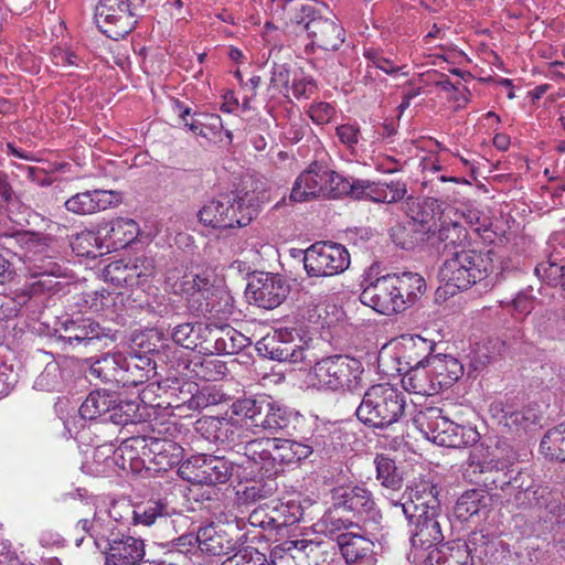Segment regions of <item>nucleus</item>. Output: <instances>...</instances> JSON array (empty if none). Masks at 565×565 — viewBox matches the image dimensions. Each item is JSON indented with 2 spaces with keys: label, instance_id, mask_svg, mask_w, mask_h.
<instances>
[{
  "label": "nucleus",
  "instance_id": "obj_37",
  "mask_svg": "<svg viewBox=\"0 0 565 565\" xmlns=\"http://www.w3.org/2000/svg\"><path fill=\"white\" fill-rule=\"evenodd\" d=\"M138 224L132 218L118 217L110 222L106 232V237L110 244L106 246L107 252L110 247L119 248L131 243L138 235Z\"/></svg>",
  "mask_w": 565,
  "mask_h": 565
},
{
  "label": "nucleus",
  "instance_id": "obj_16",
  "mask_svg": "<svg viewBox=\"0 0 565 565\" xmlns=\"http://www.w3.org/2000/svg\"><path fill=\"white\" fill-rule=\"evenodd\" d=\"M121 200L120 192L93 190L72 195L65 201L64 206L71 213L88 215L117 206Z\"/></svg>",
  "mask_w": 565,
  "mask_h": 565
},
{
  "label": "nucleus",
  "instance_id": "obj_6",
  "mask_svg": "<svg viewBox=\"0 0 565 565\" xmlns=\"http://www.w3.org/2000/svg\"><path fill=\"white\" fill-rule=\"evenodd\" d=\"M166 284L173 294L184 297L193 309L201 312L211 311V301L217 292L213 273L186 271L173 267L167 270Z\"/></svg>",
  "mask_w": 565,
  "mask_h": 565
},
{
  "label": "nucleus",
  "instance_id": "obj_64",
  "mask_svg": "<svg viewBox=\"0 0 565 565\" xmlns=\"http://www.w3.org/2000/svg\"><path fill=\"white\" fill-rule=\"evenodd\" d=\"M534 327L540 334L550 335L554 330L556 318L552 312L535 315L533 318Z\"/></svg>",
  "mask_w": 565,
  "mask_h": 565
},
{
  "label": "nucleus",
  "instance_id": "obj_24",
  "mask_svg": "<svg viewBox=\"0 0 565 565\" xmlns=\"http://www.w3.org/2000/svg\"><path fill=\"white\" fill-rule=\"evenodd\" d=\"M56 332H58L57 340L63 342L64 347H87L105 335L100 326L89 319L65 320Z\"/></svg>",
  "mask_w": 565,
  "mask_h": 565
},
{
  "label": "nucleus",
  "instance_id": "obj_1",
  "mask_svg": "<svg viewBox=\"0 0 565 565\" xmlns=\"http://www.w3.org/2000/svg\"><path fill=\"white\" fill-rule=\"evenodd\" d=\"M425 279L417 273L385 275L367 285L360 301L374 311L391 316L412 307L425 292Z\"/></svg>",
  "mask_w": 565,
  "mask_h": 565
},
{
  "label": "nucleus",
  "instance_id": "obj_35",
  "mask_svg": "<svg viewBox=\"0 0 565 565\" xmlns=\"http://www.w3.org/2000/svg\"><path fill=\"white\" fill-rule=\"evenodd\" d=\"M270 10L281 20H289L298 24L315 17V8L302 0H271Z\"/></svg>",
  "mask_w": 565,
  "mask_h": 565
},
{
  "label": "nucleus",
  "instance_id": "obj_26",
  "mask_svg": "<svg viewBox=\"0 0 565 565\" xmlns=\"http://www.w3.org/2000/svg\"><path fill=\"white\" fill-rule=\"evenodd\" d=\"M271 438H262L248 440L244 445V456L250 462L254 469L263 477L276 476V463L271 460L273 446Z\"/></svg>",
  "mask_w": 565,
  "mask_h": 565
},
{
  "label": "nucleus",
  "instance_id": "obj_59",
  "mask_svg": "<svg viewBox=\"0 0 565 565\" xmlns=\"http://www.w3.org/2000/svg\"><path fill=\"white\" fill-rule=\"evenodd\" d=\"M126 273V263L124 260L113 262L104 269L106 280L118 287L125 286V281H127Z\"/></svg>",
  "mask_w": 565,
  "mask_h": 565
},
{
  "label": "nucleus",
  "instance_id": "obj_2",
  "mask_svg": "<svg viewBox=\"0 0 565 565\" xmlns=\"http://www.w3.org/2000/svg\"><path fill=\"white\" fill-rule=\"evenodd\" d=\"M405 408L404 393L390 383H380L365 391L355 414L365 426L383 429L397 423Z\"/></svg>",
  "mask_w": 565,
  "mask_h": 565
},
{
  "label": "nucleus",
  "instance_id": "obj_19",
  "mask_svg": "<svg viewBox=\"0 0 565 565\" xmlns=\"http://www.w3.org/2000/svg\"><path fill=\"white\" fill-rule=\"evenodd\" d=\"M282 338L284 334L281 332L266 337L257 343V350L264 356L279 362H289L291 364L303 362L308 365L312 363V359L309 358V350Z\"/></svg>",
  "mask_w": 565,
  "mask_h": 565
},
{
  "label": "nucleus",
  "instance_id": "obj_11",
  "mask_svg": "<svg viewBox=\"0 0 565 565\" xmlns=\"http://www.w3.org/2000/svg\"><path fill=\"white\" fill-rule=\"evenodd\" d=\"M95 20L99 30L116 41L129 34L136 24L128 0H99Z\"/></svg>",
  "mask_w": 565,
  "mask_h": 565
},
{
  "label": "nucleus",
  "instance_id": "obj_49",
  "mask_svg": "<svg viewBox=\"0 0 565 565\" xmlns=\"http://www.w3.org/2000/svg\"><path fill=\"white\" fill-rule=\"evenodd\" d=\"M335 135L342 146H344L351 154L358 157L362 147V141L366 139L362 136L358 124H342L335 128Z\"/></svg>",
  "mask_w": 565,
  "mask_h": 565
},
{
  "label": "nucleus",
  "instance_id": "obj_28",
  "mask_svg": "<svg viewBox=\"0 0 565 565\" xmlns=\"http://www.w3.org/2000/svg\"><path fill=\"white\" fill-rule=\"evenodd\" d=\"M122 363H125L122 353H107L92 363L89 374L104 383L126 385L129 379L122 376L125 374Z\"/></svg>",
  "mask_w": 565,
  "mask_h": 565
},
{
  "label": "nucleus",
  "instance_id": "obj_60",
  "mask_svg": "<svg viewBox=\"0 0 565 565\" xmlns=\"http://www.w3.org/2000/svg\"><path fill=\"white\" fill-rule=\"evenodd\" d=\"M292 545H297V548L303 552L302 562H311L313 565H319V558L321 557V545L319 543L300 540L292 541Z\"/></svg>",
  "mask_w": 565,
  "mask_h": 565
},
{
  "label": "nucleus",
  "instance_id": "obj_58",
  "mask_svg": "<svg viewBox=\"0 0 565 565\" xmlns=\"http://www.w3.org/2000/svg\"><path fill=\"white\" fill-rule=\"evenodd\" d=\"M535 297L532 295V289L520 291L511 301L513 310L523 316H527L535 307Z\"/></svg>",
  "mask_w": 565,
  "mask_h": 565
},
{
  "label": "nucleus",
  "instance_id": "obj_5",
  "mask_svg": "<svg viewBox=\"0 0 565 565\" xmlns=\"http://www.w3.org/2000/svg\"><path fill=\"white\" fill-rule=\"evenodd\" d=\"M490 259L472 249H460L447 255L438 277L447 287L466 290L487 278Z\"/></svg>",
  "mask_w": 565,
  "mask_h": 565
},
{
  "label": "nucleus",
  "instance_id": "obj_44",
  "mask_svg": "<svg viewBox=\"0 0 565 565\" xmlns=\"http://www.w3.org/2000/svg\"><path fill=\"white\" fill-rule=\"evenodd\" d=\"M200 550L210 555H222L228 548V541L216 532L213 524L200 527L196 534Z\"/></svg>",
  "mask_w": 565,
  "mask_h": 565
},
{
  "label": "nucleus",
  "instance_id": "obj_61",
  "mask_svg": "<svg viewBox=\"0 0 565 565\" xmlns=\"http://www.w3.org/2000/svg\"><path fill=\"white\" fill-rule=\"evenodd\" d=\"M13 164L25 173L29 180L41 186H46L52 183L51 177L43 169L24 164Z\"/></svg>",
  "mask_w": 565,
  "mask_h": 565
},
{
  "label": "nucleus",
  "instance_id": "obj_27",
  "mask_svg": "<svg viewBox=\"0 0 565 565\" xmlns=\"http://www.w3.org/2000/svg\"><path fill=\"white\" fill-rule=\"evenodd\" d=\"M427 366V359L424 358L412 366L402 379L404 390L419 395H436L439 393L437 382Z\"/></svg>",
  "mask_w": 565,
  "mask_h": 565
},
{
  "label": "nucleus",
  "instance_id": "obj_25",
  "mask_svg": "<svg viewBox=\"0 0 565 565\" xmlns=\"http://www.w3.org/2000/svg\"><path fill=\"white\" fill-rule=\"evenodd\" d=\"M323 167L313 163L297 177L289 199L294 202H305L323 198Z\"/></svg>",
  "mask_w": 565,
  "mask_h": 565
},
{
  "label": "nucleus",
  "instance_id": "obj_29",
  "mask_svg": "<svg viewBox=\"0 0 565 565\" xmlns=\"http://www.w3.org/2000/svg\"><path fill=\"white\" fill-rule=\"evenodd\" d=\"M295 419L296 415L291 411L269 399L267 406L263 408V416L262 419L258 420L255 435L260 433L276 435L281 431H287Z\"/></svg>",
  "mask_w": 565,
  "mask_h": 565
},
{
  "label": "nucleus",
  "instance_id": "obj_39",
  "mask_svg": "<svg viewBox=\"0 0 565 565\" xmlns=\"http://www.w3.org/2000/svg\"><path fill=\"white\" fill-rule=\"evenodd\" d=\"M268 401L269 399L266 397L242 398L233 403L232 409L236 416L242 417L241 422L245 427H250L253 434H255V429L258 427V420H260L263 416V408L267 406Z\"/></svg>",
  "mask_w": 565,
  "mask_h": 565
},
{
  "label": "nucleus",
  "instance_id": "obj_18",
  "mask_svg": "<svg viewBox=\"0 0 565 565\" xmlns=\"http://www.w3.org/2000/svg\"><path fill=\"white\" fill-rule=\"evenodd\" d=\"M312 45L326 51H337L344 42V29L335 17H313L305 23Z\"/></svg>",
  "mask_w": 565,
  "mask_h": 565
},
{
  "label": "nucleus",
  "instance_id": "obj_42",
  "mask_svg": "<svg viewBox=\"0 0 565 565\" xmlns=\"http://www.w3.org/2000/svg\"><path fill=\"white\" fill-rule=\"evenodd\" d=\"M540 450L545 458L565 462V423L550 429L544 435Z\"/></svg>",
  "mask_w": 565,
  "mask_h": 565
},
{
  "label": "nucleus",
  "instance_id": "obj_12",
  "mask_svg": "<svg viewBox=\"0 0 565 565\" xmlns=\"http://www.w3.org/2000/svg\"><path fill=\"white\" fill-rule=\"evenodd\" d=\"M434 226L431 209L417 203L411 210L409 218L392 228V238L402 248L412 249L423 242L428 233H433Z\"/></svg>",
  "mask_w": 565,
  "mask_h": 565
},
{
  "label": "nucleus",
  "instance_id": "obj_31",
  "mask_svg": "<svg viewBox=\"0 0 565 565\" xmlns=\"http://www.w3.org/2000/svg\"><path fill=\"white\" fill-rule=\"evenodd\" d=\"M427 366L437 382L438 390L449 387L456 382L463 373L461 363L450 355H430L426 356Z\"/></svg>",
  "mask_w": 565,
  "mask_h": 565
},
{
  "label": "nucleus",
  "instance_id": "obj_9",
  "mask_svg": "<svg viewBox=\"0 0 565 565\" xmlns=\"http://www.w3.org/2000/svg\"><path fill=\"white\" fill-rule=\"evenodd\" d=\"M351 258L348 249L333 242H316L305 250L303 266L310 277H331L347 270Z\"/></svg>",
  "mask_w": 565,
  "mask_h": 565
},
{
  "label": "nucleus",
  "instance_id": "obj_22",
  "mask_svg": "<svg viewBox=\"0 0 565 565\" xmlns=\"http://www.w3.org/2000/svg\"><path fill=\"white\" fill-rule=\"evenodd\" d=\"M273 457L276 463V475L282 470L284 465L296 463L308 458L313 450L323 448V444L317 437H312L308 443H299L291 439L271 438Z\"/></svg>",
  "mask_w": 565,
  "mask_h": 565
},
{
  "label": "nucleus",
  "instance_id": "obj_50",
  "mask_svg": "<svg viewBox=\"0 0 565 565\" xmlns=\"http://www.w3.org/2000/svg\"><path fill=\"white\" fill-rule=\"evenodd\" d=\"M302 556L303 552L292 545V541L276 546L270 553L273 565H313L311 562H302Z\"/></svg>",
  "mask_w": 565,
  "mask_h": 565
},
{
  "label": "nucleus",
  "instance_id": "obj_3",
  "mask_svg": "<svg viewBox=\"0 0 565 565\" xmlns=\"http://www.w3.org/2000/svg\"><path fill=\"white\" fill-rule=\"evenodd\" d=\"M393 508L397 513H402L408 521L411 530V544L415 550H433L443 542L444 535L438 520V507L436 499L431 498V503L417 498L403 501L392 500Z\"/></svg>",
  "mask_w": 565,
  "mask_h": 565
},
{
  "label": "nucleus",
  "instance_id": "obj_15",
  "mask_svg": "<svg viewBox=\"0 0 565 565\" xmlns=\"http://www.w3.org/2000/svg\"><path fill=\"white\" fill-rule=\"evenodd\" d=\"M289 292L288 286L278 276L262 274L247 285V295L258 307L274 309Z\"/></svg>",
  "mask_w": 565,
  "mask_h": 565
},
{
  "label": "nucleus",
  "instance_id": "obj_52",
  "mask_svg": "<svg viewBox=\"0 0 565 565\" xmlns=\"http://www.w3.org/2000/svg\"><path fill=\"white\" fill-rule=\"evenodd\" d=\"M361 189L358 192V200L370 199L374 202L395 203L398 202V193L395 196L385 194L384 183H374L369 180H360Z\"/></svg>",
  "mask_w": 565,
  "mask_h": 565
},
{
  "label": "nucleus",
  "instance_id": "obj_17",
  "mask_svg": "<svg viewBox=\"0 0 565 565\" xmlns=\"http://www.w3.org/2000/svg\"><path fill=\"white\" fill-rule=\"evenodd\" d=\"M8 238L14 239L17 244L24 249V257L29 259L30 266L29 271L33 277L41 276H51L55 274L57 269V265L52 260H45L43 258H35L36 255L44 253L46 249V244L44 241L35 233L26 232V231H18L12 233L10 236L4 235Z\"/></svg>",
  "mask_w": 565,
  "mask_h": 565
},
{
  "label": "nucleus",
  "instance_id": "obj_23",
  "mask_svg": "<svg viewBox=\"0 0 565 565\" xmlns=\"http://www.w3.org/2000/svg\"><path fill=\"white\" fill-rule=\"evenodd\" d=\"M142 455L148 458L157 470H169L179 465L183 458V448L167 438H143Z\"/></svg>",
  "mask_w": 565,
  "mask_h": 565
},
{
  "label": "nucleus",
  "instance_id": "obj_57",
  "mask_svg": "<svg viewBox=\"0 0 565 565\" xmlns=\"http://www.w3.org/2000/svg\"><path fill=\"white\" fill-rule=\"evenodd\" d=\"M334 114V107L326 102L313 103L308 109V115L316 125L330 122Z\"/></svg>",
  "mask_w": 565,
  "mask_h": 565
},
{
  "label": "nucleus",
  "instance_id": "obj_40",
  "mask_svg": "<svg viewBox=\"0 0 565 565\" xmlns=\"http://www.w3.org/2000/svg\"><path fill=\"white\" fill-rule=\"evenodd\" d=\"M490 501V495L484 490L471 489L460 495L455 510L459 518L468 519L487 509Z\"/></svg>",
  "mask_w": 565,
  "mask_h": 565
},
{
  "label": "nucleus",
  "instance_id": "obj_46",
  "mask_svg": "<svg viewBox=\"0 0 565 565\" xmlns=\"http://www.w3.org/2000/svg\"><path fill=\"white\" fill-rule=\"evenodd\" d=\"M71 246L78 256L96 258L103 254L104 242L98 233L83 231L72 238Z\"/></svg>",
  "mask_w": 565,
  "mask_h": 565
},
{
  "label": "nucleus",
  "instance_id": "obj_33",
  "mask_svg": "<svg viewBox=\"0 0 565 565\" xmlns=\"http://www.w3.org/2000/svg\"><path fill=\"white\" fill-rule=\"evenodd\" d=\"M323 199H338L350 195L358 200V192L361 189L360 179H347L343 175L323 168Z\"/></svg>",
  "mask_w": 565,
  "mask_h": 565
},
{
  "label": "nucleus",
  "instance_id": "obj_38",
  "mask_svg": "<svg viewBox=\"0 0 565 565\" xmlns=\"http://www.w3.org/2000/svg\"><path fill=\"white\" fill-rule=\"evenodd\" d=\"M340 551L347 563H354L371 552L373 543L362 535L343 532L337 536Z\"/></svg>",
  "mask_w": 565,
  "mask_h": 565
},
{
  "label": "nucleus",
  "instance_id": "obj_10",
  "mask_svg": "<svg viewBox=\"0 0 565 565\" xmlns=\"http://www.w3.org/2000/svg\"><path fill=\"white\" fill-rule=\"evenodd\" d=\"M233 463L225 457L200 454L181 462L179 476L194 484L215 486L230 480Z\"/></svg>",
  "mask_w": 565,
  "mask_h": 565
},
{
  "label": "nucleus",
  "instance_id": "obj_8",
  "mask_svg": "<svg viewBox=\"0 0 565 565\" xmlns=\"http://www.w3.org/2000/svg\"><path fill=\"white\" fill-rule=\"evenodd\" d=\"M427 439L443 447L461 448L477 443L479 433L472 427L460 426L443 414L439 407H427L417 419Z\"/></svg>",
  "mask_w": 565,
  "mask_h": 565
},
{
  "label": "nucleus",
  "instance_id": "obj_45",
  "mask_svg": "<svg viewBox=\"0 0 565 565\" xmlns=\"http://www.w3.org/2000/svg\"><path fill=\"white\" fill-rule=\"evenodd\" d=\"M122 369L125 371L122 376L129 379L128 384H138L149 379L150 372L153 371V365L148 356L132 354L125 356Z\"/></svg>",
  "mask_w": 565,
  "mask_h": 565
},
{
  "label": "nucleus",
  "instance_id": "obj_14",
  "mask_svg": "<svg viewBox=\"0 0 565 565\" xmlns=\"http://www.w3.org/2000/svg\"><path fill=\"white\" fill-rule=\"evenodd\" d=\"M122 404L115 393L106 390H97L87 395L78 412L84 419L94 420L108 415L106 419L121 425L130 420L129 415H122Z\"/></svg>",
  "mask_w": 565,
  "mask_h": 565
},
{
  "label": "nucleus",
  "instance_id": "obj_36",
  "mask_svg": "<svg viewBox=\"0 0 565 565\" xmlns=\"http://www.w3.org/2000/svg\"><path fill=\"white\" fill-rule=\"evenodd\" d=\"M207 324L205 323H182L177 326L172 332V340L180 347L189 350L200 348L206 341Z\"/></svg>",
  "mask_w": 565,
  "mask_h": 565
},
{
  "label": "nucleus",
  "instance_id": "obj_53",
  "mask_svg": "<svg viewBox=\"0 0 565 565\" xmlns=\"http://www.w3.org/2000/svg\"><path fill=\"white\" fill-rule=\"evenodd\" d=\"M364 56L373 67L381 70L388 75L402 73V75L406 76L408 74L404 71L406 65H399L394 60L385 57L375 50H366L364 52Z\"/></svg>",
  "mask_w": 565,
  "mask_h": 565
},
{
  "label": "nucleus",
  "instance_id": "obj_54",
  "mask_svg": "<svg viewBox=\"0 0 565 565\" xmlns=\"http://www.w3.org/2000/svg\"><path fill=\"white\" fill-rule=\"evenodd\" d=\"M194 366L196 375L205 381H217L227 372L225 363L213 358L205 359L200 364L195 363Z\"/></svg>",
  "mask_w": 565,
  "mask_h": 565
},
{
  "label": "nucleus",
  "instance_id": "obj_51",
  "mask_svg": "<svg viewBox=\"0 0 565 565\" xmlns=\"http://www.w3.org/2000/svg\"><path fill=\"white\" fill-rule=\"evenodd\" d=\"M62 385V371L56 362H50L38 375L34 387L39 391H54Z\"/></svg>",
  "mask_w": 565,
  "mask_h": 565
},
{
  "label": "nucleus",
  "instance_id": "obj_32",
  "mask_svg": "<svg viewBox=\"0 0 565 565\" xmlns=\"http://www.w3.org/2000/svg\"><path fill=\"white\" fill-rule=\"evenodd\" d=\"M376 465V479L381 486L386 490L384 493L385 498L393 505L394 493L398 492L403 488V477L397 470L395 462L386 456H377L375 458Z\"/></svg>",
  "mask_w": 565,
  "mask_h": 565
},
{
  "label": "nucleus",
  "instance_id": "obj_20",
  "mask_svg": "<svg viewBox=\"0 0 565 565\" xmlns=\"http://www.w3.org/2000/svg\"><path fill=\"white\" fill-rule=\"evenodd\" d=\"M248 338L231 326L207 324L203 351L211 354H235L246 348Z\"/></svg>",
  "mask_w": 565,
  "mask_h": 565
},
{
  "label": "nucleus",
  "instance_id": "obj_7",
  "mask_svg": "<svg viewBox=\"0 0 565 565\" xmlns=\"http://www.w3.org/2000/svg\"><path fill=\"white\" fill-rule=\"evenodd\" d=\"M362 373L363 367L359 360L334 355L316 362L308 379L319 390L335 392L355 388Z\"/></svg>",
  "mask_w": 565,
  "mask_h": 565
},
{
  "label": "nucleus",
  "instance_id": "obj_48",
  "mask_svg": "<svg viewBox=\"0 0 565 565\" xmlns=\"http://www.w3.org/2000/svg\"><path fill=\"white\" fill-rule=\"evenodd\" d=\"M210 425L215 429V438L222 443H235L242 437V422L234 418L212 417Z\"/></svg>",
  "mask_w": 565,
  "mask_h": 565
},
{
  "label": "nucleus",
  "instance_id": "obj_47",
  "mask_svg": "<svg viewBox=\"0 0 565 565\" xmlns=\"http://www.w3.org/2000/svg\"><path fill=\"white\" fill-rule=\"evenodd\" d=\"M535 275L551 286H559L565 290V259H548L537 264Z\"/></svg>",
  "mask_w": 565,
  "mask_h": 565
},
{
  "label": "nucleus",
  "instance_id": "obj_30",
  "mask_svg": "<svg viewBox=\"0 0 565 565\" xmlns=\"http://www.w3.org/2000/svg\"><path fill=\"white\" fill-rule=\"evenodd\" d=\"M422 565H472V562L466 544L447 543L428 551Z\"/></svg>",
  "mask_w": 565,
  "mask_h": 565
},
{
  "label": "nucleus",
  "instance_id": "obj_4",
  "mask_svg": "<svg viewBox=\"0 0 565 565\" xmlns=\"http://www.w3.org/2000/svg\"><path fill=\"white\" fill-rule=\"evenodd\" d=\"M258 214V204L254 194H223L207 201L199 211L201 224L215 230L239 228L247 226Z\"/></svg>",
  "mask_w": 565,
  "mask_h": 565
},
{
  "label": "nucleus",
  "instance_id": "obj_55",
  "mask_svg": "<svg viewBox=\"0 0 565 565\" xmlns=\"http://www.w3.org/2000/svg\"><path fill=\"white\" fill-rule=\"evenodd\" d=\"M221 565H266V556L256 548L247 546L227 557Z\"/></svg>",
  "mask_w": 565,
  "mask_h": 565
},
{
  "label": "nucleus",
  "instance_id": "obj_56",
  "mask_svg": "<svg viewBox=\"0 0 565 565\" xmlns=\"http://www.w3.org/2000/svg\"><path fill=\"white\" fill-rule=\"evenodd\" d=\"M483 450L482 445L475 447L469 457V467L473 469V472L478 470L480 473H491L494 469L497 473L500 472L499 461L493 458L489 459L488 456L483 455Z\"/></svg>",
  "mask_w": 565,
  "mask_h": 565
},
{
  "label": "nucleus",
  "instance_id": "obj_21",
  "mask_svg": "<svg viewBox=\"0 0 565 565\" xmlns=\"http://www.w3.org/2000/svg\"><path fill=\"white\" fill-rule=\"evenodd\" d=\"M143 556L142 540L126 534H113L108 540L105 565H138Z\"/></svg>",
  "mask_w": 565,
  "mask_h": 565
},
{
  "label": "nucleus",
  "instance_id": "obj_34",
  "mask_svg": "<svg viewBox=\"0 0 565 565\" xmlns=\"http://www.w3.org/2000/svg\"><path fill=\"white\" fill-rule=\"evenodd\" d=\"M433 234L436 235L437 241L444 245V252H449L448 255H450L451 252L462 249L468 238V232L465 226L458 222L446 218L440 222L436 231H433Z\"/></svg>",
  "mask_w": 565,
  "mask_h": 565
},
{
  "label": "nucleus",
  "instance_id": "obj_62",
  "mask_svg": "<svg viewBox=\"0 0 565 565\" xmlns=\"http://www.w3.org/2000/svg\"><path fill=\"white\" fill-rule=\"evenodd\" d=\"M132 264L134 266H136L138 276L140 277L142 285L154 275L156 265L153 258L148 256H140L135 258Z\"/></svg>",
  "mask_w": 565,
  "mask_h": 565
},
{
  "label": "nucleus",
  "instance_id": "obj_43",
  "mask_svg": "<svg viewBox=\"0 0 565 565\" xmlns=\"http://www.w3.org/2000/svg\"><path fill=\"white\" fill-rule=\"evenodd\" d=\"M284 138L290 143H297L307 136L311 129L306 118L299 110L286 109V115L279 122Z\"/></svg>",
  "mask_w": 565,
  "mask_h": 565
},
{
  "label": "nucleus",
  "instance_id": "obj_41",
  "mask_svg": "<svg viewBox=\"0 0 565 565\" xmlns=\"http://www.w3.org/2000/svg\"><path fill=\"white\" fill-rule=\"evenodd\" d=\"M174 510L164 500H149L137 504L134 509V522L150 526L160 519L170 516Z\"/></svg>",
  "mask_w": 565,
  "mask_h": 565
},
{
  "label": "nucleus",
  "instance_id": "obj_63",
  "mask_svg": "<svg viewBox=\"0 0 565 565\" xmlns=\"http://www.w3.org/2000/svg\"><path fill=\"white\" fill-rule=\"evenodd\" d=\"M316 83L311 78L301 77L294 79L291 92L298 99L309 98L316 92Z\"/></svg>",
  "mask_w": 565,
  "mask_h": 565
},
{
  "label": "nucleus",
  "instance_id": "obj_13",
  "mask_svg": "<svg viewBox=\"0 0 565 565\" xmlns=\"http://www.w3.org/2000/svg\"><path fill=\"white\" fill-rule=\"evenodd\" d=\"M334 508L352 512L354 515L375 521L380 511L370 490L362 486H341L332 490Z\"/></svg>",
  "mask_w": 565,
  "mask_h": 565
}]
</instances>
